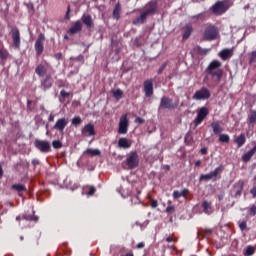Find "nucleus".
<instances>
[{"label": "nucleus", "mask_w": 256, "mask_h": 256, "mask_svg": "<svg viewBox=\"0 0 256 256\" xmlns=\"http://www.w3.org/2000/svg\"><path fill=\"white\" fill-rule=\"evenodd\" d=\"M157 11H159V5L157 0H152L145 5V10L140 13V16L136 17L133 21V25H143L147 23V17L149 15H156Z\"/></svg>", "instance_id": "1"}, {"label": "nucleus", "mask_w": 256, "mask_h": 256, "mask_svg": "<svg viewBox=\"0 0 256 256\" xmlns=\"http://www.w3.org/2000/svg\"><path fill=\"white\" fill-rule=\"evenodd\" d=\"M223 64L219 60H213L206 68V75H210L217 83H221L224 71L220 67Z\"/></svg>", "instance_id": "2"}, {"label": "nucleus", "mask_w": 256, "mask_h": 256, "mask_svg": "<svg viewBox=\"0 0 256 256\" xmlns=\"http://www.w3.org/2000/svg\"><path fill=\"white\" fill-rule=\"evenodd\" d=\"M233 7V2L231 0L217 1L214 5L210 7L211 13L213 15H225L229 8Z\"/></svg>", "instance_id": "3"}, {"label": "nucleus", "mask_w": 256, "mask_h": 256, "mask_svg": "<svg viewBox=\"0 0 256 256\" xmlns=\"http://www.w3.org/2000/svg\"><path fill=\"white\" fill-rule=\"evenodd\" d=\"M204 41H215L219 39V28L213 24H208L203 32Z\"/></svg>", "instance_id": "4"}, {"label": "nucleus", "mask_w": 256, "mask_h": 256, "mask_svg": "<svg viewBox=\"0 0 256 256\" xmlns=\"http://www.w3.org/2000/svg\"><path fill=\"white\" fill-rule=\"evenodd\" d=\"M223 169H225V167L223 165H219L214 171L208 174H201L199 181H211V179H213V181H217V176L219 173H223Z\"/></svg>", "instance_id": "5"}, {"label": "nucleus", "mask_w": 256, "mask_h": 256, "mask_svg": "<svg viewBox=\"0 0 256 256\" xmlns=\"http://www.w3.org/2000/svg\"><path fill=\"white\" fill-rule=\"evenodd\" d=\"M210 98H211V92L209 91V89L205 87L201 88L200 90H197L192 96V99L194 101H205Z\"/></svg>", "instance_id": "6"}, {"label": "nucleus", "mask_w": 256, "mask_h": 256, "mask_svg": "<svg viewBox=\"0 0 256 256\" xmlns=\"http://www.w3.org/2000/svg\"><path fill=\"white\" fill-rule=\"evenodd\" d=\"M177 107H179V103L177 102H173V99L164 96L161 98L160 100V105H159V109H177Z\"/></svg>", "instance_id": "7"}, {"label": "nucleus", "mask_w": 256, "mask_h": 256, "mask_svg": "<svg viewBox=\"0 0 256 256\" xmlns=\"http://www.w3.org/2000/svg\"><path fill=\"white\" fill-rule=\"evenodd\" d=\"M43 43H45V34L40 33L34 44V49L38 57H41V55H43V51L45 49V47L43 46Z\"/></svg>", "instance_id": "8"}, {"label": "nucleus", "mask_w": 256, "mask_h": 256, "mask_svg": "<svg viewBox=\"0 0 256 256\" xmlns=\"http://www.w3.org/2000/svg\"><path fill=\"white\" fill-rule=\"evenodd\" d=\"M127 131H129V119L127 114H124L120 117L118 133L119 135H127Z\"/></svg>", "instance_id": "9"}, {"label": "nucleus", "mask_w": 256, "mask_h": 256, "mask_svg": "<svg viewBox=\"0 0 256 256\" xmlns=\"http://www.w3.org/2000/svg\"><path fill=\"white\" fill-rule=\"evenodd\" d=\"M34 146L36 147V149H38V151H40L41 153H49L51 151V144L49 143V141L47 140H39L36 139L34 141Z\"/></svg>", "instance_id": "10"}, {"label": "nucleus", "mask_w": 256, "mask_h": 256, "mask_svg": "<svg viewBox=\"0 0 256 256\" xmlns=\"http://www.w3.org/2000/svg\"><path fill=\"white\" fill-rule=\"evenodd\" d=\"M126 165L128 169H135L139 167V155L137 152H131L126 159Z\"/></svg>", "instance_id": "11"}, {"label": "nucleus", "mask_w": 256, "mask_h": 256, "mask_svg": "<svg viewBox=\"0 0 256 256\" xmlns=\"http://www.w3.org/2000/svg\"><path fill=\"white\" fill-rule=\"evenodd\" d=\"M209 115V109L207 107H201L194 119L195 127H199L205 121V118Z\"/></svg>", "instance_id": "12"}, {"label": "nucleus", "mask_w": 256, "mask_h": 256, "mask_svg": "<svg viewBox=\"0 0 256 256\" xmlns=\"http://www.w3.org/2000/svg\"><path fill=\"white\" fill-rule=\"evenodd\" d=\"M11 35L14 47L19 49L21 47V32H19V28H12Z\"/></svg>", "instance_id": "13"}, {"label": "nucleus", "mask_w": 256, "mask_h": 256, "mask_svg": "<svg viewBox=\"0 0 256 256\" xmlns=\"http://www.w3.org/2000/svg\"><path fill=\"white\" fill-rule=\"evenodd\" d=\"M67 125H69V120H67V118H59L54 124L53 129L59 133H64Z\"/></svg>", "instance_id": "14"}, {"label": "nucleus", "mask_w": 256, "mask_h": 256, "mask_svg": "<svg viewBox=\"0 0 256 256\" xmlns=\"http://www.w3.org/2000/svg\"><path fill=\"white\" fill-rule=\"evenodd\" d=\"M83 137H95L97 135V132L95 131V125L89 123L86 124L81 131Z\"/></svg>", "instance_id": "15"}, {"label": "nucleus", "mask_w": 256, "mask_h": 256, "mask_svg": "<svg viewBox=\"0 0 256 256\" xmlns=\"http://www.w3.org/2000/svg\"><path fill=\"white\" fill-rule=\"evenodd\" d=\"M145 97H153V79L145 80L143 83Z\"/></svg>", "instance_id": "16"}, {"label": "nucleus", "mask_w": 256, "mask_h": 256, "mask_svg": "<svg viewBox=\"0 0 256 256\" xmlns=\"http://www.w3.org/2000/svg\"><path fill=\"white\" fill-rule=\"evenodd\" d=\"M40 83L43 91L51 89V87H53V79L51 78V74H47L44 78H42Z\"/></svg>", "instance_id": "17"}, {"label": "nucleus", "mask_w": 256, "mask_h": 256, "mask_svg": "<svg viewBox=\"0 0 256 256\" xmlns=\"http://www.w3.org/2000/svg\"><path fill=\"white\" fill-rule=\"evenodd\" d=\"M182 30L184 31V33L182 35V39H183V41H187V39H189V37H191V33H193V25L191 23H187L184 25Z\"/></svg>", "instance_id": "18"}, {"label": "nucleus", "mask_w": 256, "mask_h": 256, "mask_svg": "<svg viewBox=\"0 0 256 256\" xmlns=\"http://www.w3.org/2000/svg\"><path fill=\"white\" fill-rule=\"evenodd\" d=\"M245 187V182L243 180H239L233 186V191L235 193V197H241V193H243V188Z\"/></svg>", "instance_id": "19"}, {"label": "nucleus", "mask_w": 256, "mask_h": 256, "mask_svg": "<svg viewBox=\"0 0 256 256\" xmlns=\"http://www.w3.org/2000/svg\"><path fill=\"white\" fill-rule=\"evenodd\" d=\"M83 29V24L81 23V20H77L74 25L69 29L68 33L70 35H76V33H79Z\"/></svg>", "instance_id": "20"}, {"label": "nucleus", "mask_w": 256, "mask_h": 256, "mask_svg": "<svg viewBox=\"0 0 256 256\" xmlns=\"http://www.w3.org/2000/svg\"><path fill=\"white\" fill-rule=\"evenodd\" d=\"M81 21L88 29H93L95 27V23L93 22V18H91V15H83L81 17Z\"/></svg>", "instance_id": "21"}, {"label": "nucleus", "mask_w": 256, "mask_h": 256, "mask_svg": "<svg viewBox=\"0 0 256 256\" xmlns=\"http://www.w3.org/2000/svg\"><path fill=\"white\" fill-rule=\"evenodd\" d=\"M131 145H133V142L127 138H120L118 140V147L120 149H130Z\"/></svg>", "instance_id": "22"}, {"label": "nucleus", "mask_w": 256, "mask_h": 256, "mask_svg": "<svg viewBox=\"0 0 256 256\" xmlns=\"http://www.w3.org/2000/svg\"><path fill=\"white\" fill-rule=\"evenodd\" d=\"M232 56H233V48L223 49L219 53V57L221 58L222 61H227V59H231Z\"/></svg>", "instance_id": "23"}, {"label": "nucleus", "mask_w": 256, "mask_h": 256, "mask_svg": "<svg viewBox=\"0 0 256 256\" xmlns=\"http://www.w3.org/2000/svg\"><path fill=\"white\" fill-rule=\"evenodd\" d=\"M113 19H116V21H119L121 19V3H117L113 9L112 13Z\"/></svg>", "instance_id": "24"}, {"label": "nucleus", "mask_w": 256, "mask_h": 256, "mask_svg": "<svg viewBox=\"0 0 256 256\" xmlns=\"http://www.w3.org/2000/svg\"><path fill=\"white\" fill-rule=\"evenodd\" d=\"M211 128L214 135H219L220 133H223V127H221V124H219V121L212 122Z\"/></svg>", "instance_id": "25"}, {"label": "nucleus", "mask_w": 256, "mask_h": 256, "mask_svg": "<svg viewBox=\"0 0 256 256\" xmlns=\"http://www.w3.org/2000/svg\"><path fill=\"white\" fill-rule=\"evenodd\" d=\"M35 73H36V75H38V77H43V75L47 74V67H45V65H43V64H39L35 68Z\"/></svg>", "instance_id": "26"}, {"label": "nucleus", "mask_w": 256, "mask_h": 256, "mask_svg": "<svg viewBox=\"0 0 256 256\" xmlns=\"http://www.w3.org/2000/svg\"><path fill=\"white\" fill-rule=\"evenodd\" d=\"M12 191H16L17 193H23L27 191V186L24 184H13L11 186Z\"/></svg>", "instance_id": "27"}, {"label": "nucleus", "mask_w": 256, "mask_h": 256, "mask_svg": "<svg viewBox=\"0 0 256 256\" xmlns=\"http://www.w3.org/2000/svg\"><path fill=\"white\" fill-rule=\"evenodd\" d=\"M248 125H256V110H250L247 118Z\"/></svg>", "instance_id": "28"}, {"label": "nucleus", "mask_w": 256, "mask_h": 256, "mask_svg": "<svg viewBox=\"0 0 256 256\" xmlns=\"http://www.w3.org/2000/svg\"><path fill=\"white\" fill-rule=\"evenodd\" d=\"M22 219L24 221H35V222L39 221V217L35 215V211H33L32 214H23Z\"/></svg>", "instance_id": "29"}, {"label": "nucleus", "mask_w": 256, "mask_h": 256, "mask_svg": "<svg viewBox=\"0 0 256 256\" xmlns=\"http://www.w3.org/2000/svg\"><path fill=\"white\" fill-rule=\"evenodd\" d=\"M256 247L252 245H248L244 250H243V255L244 256H253L255 255Z\"/></svg>", "instance_id": "30"}, {"label": "nucleus", "mask_w": 256, "mask_h": 256, "mask_svg": "<svg viewBox=\"0 0 256 256\" xmlns=\"http://www.w3.org/2000/svg\"><path fill=\"white\" fill-rule=\"evenodd\" d=\"M247 141V138L245 137V134H240L234 142L236 143L238 149L241 148V146Z\"/></svg>", "instance_id": "31"}, {"label": "nucleus", "mask_w": 256, "mask_h": 256, "mask_svg": "<svg viewBox=\"0 0 256 256\" xmlns=\"http://www.w3.org/2000/svg\"><path fill=\"white\" fill-rule=\"evenodd\" d=\"M85 153H87V155H91V157H99L101 155V151L99 149L88 148Z\"/></svg>", "instance_id": "32"}, {"label": "nucleus", "mask_w": 256, "mask_h": 256, "mask_svg": "<svg viewBox=\"0 0 256 256\" xmlns=\"http://www.w3.org/2000/svg\"><path fill=\"white\" fill-rule=\"evenodd\" d=\"M194 53H197L198 55H207L209 53V49L202 48L201 46H196L193 49Z\"/></svg>", "instance_id": "33"}, {"label": "nucleus", "mask_w": 256, "mask_h": 256, "mask_svg": "<svg viewBox=\"0 0 256 256\" xmlns=\"http://www.w3.org/2000/svg\"><path fill=\"white\" fill-rule=\"evenodd\" d=\"M202 209L203 212L206 213V215H209V213H211V211H209L211 209V202L204 200L202 202Z\"/></svg>", "instance_id": "34"}, {"label": "nucleus", "mask_w": 256, "mask_h": 256, "mask_svg": "<svg viewBox=\"0 0 256 256\" xmlns=\"http://www.w3.org/2000/svg\"><path fill=\"white\" fill-rule=\"evenodd\" d=\"M9 59V51L1 48L0 49V61H6Z\"/></svg>", "instance_id": "35"}, {"label": "nucleus", "mask_w": 256, "mask_h": 256, "mask_svg": "<svg viewBox=\"0 0 256 256\" xmlns=\"http://www.w3.org/2000/svg\"><path fill=\"white\" fill-rule=\"evenodd\" d=\"M112 95L117 99V101H119V99L123 98V90L121 89L113 90Z\"/></svg>", "instance_id": "36"}, {"label": "nucleus", "mask_w": 256, "mask_h": 256, "mask_svg": "<svg viewBox=\"0 0 256 256\" xmlns=\"http://www.w3.org/2000/svg\"><path fill=\"white\" fill-rule=\"evenodd\" d=\"M231 141V137L228 134H220L219 135V142L220 143H229Z\"/></svg>", "instance_id": "37"}, {"label": "nucleus", "mask_w": 256, "mask_h": 256, "mask_svg": "<svg viewBox=\"0 0 256 256\" xmlns=\"http://www.w3.org/2000/svg\"><path fill=\"white\" fill-rule=\"evenodd\" d=\"M81 123H83V120L81 119V116H75L72 119V125H74V127H79V125H81Z\"/></svg>", "instance_id": "38"}, {"label": "nucleus", "mask_w": 256, "mask_h": 256, "mask_svg": "<svg viewBox=\"0 0 256 256\" xmlns=\"http://www.w3.org/2000/svg\"><path fill=\"white\" fill-rule=\"evenodd\" d=\"M179 241V238L175 237V235L168 236L166 238L167 243H177Z\"/></svg>", "instance_id": "39"}, {"label": "nucleus", "mask_w": 256, "mask_h": 256, "mask_svg": "<svg viewBox=\"0 0 256 256\" xmlns=\"http://www.w3.org/2000/svg\"><path fill=\"white\" fill-rule=\"evenodd\" d=\"M52 147L54 149H61V147H63V143H61V141H59V140H54L52 142Z\"/></svg>", "instance_id": "40"}, {"label": "nucleus", "mask_w": 256, "mask_h": 256, "mask_svg": "<svg viewBox=\"0 0 256 256\" xmlns=\"http://www.w3.org/2000/svg\"><path fill=\"white\" fill-rule=\"evenodd\" d=\"M89 191L86 193V195H88L89 197L95 195L97 189L95 188V186H88Z\"/></svg>", "instance_id": "41"}, {"label": "nucleus", "mask_w": 256, "mask_h": 256, "mask_svg": "<svg viewBox=\"0 0 256 256\" xmlns=\"http://www.w3.org/2000/svg\"><path fill=\"white\" fill-rule=\"evenodd\" d=\"M238 227H239L240 231L247 230V221L239 222Z\"/></svg>", "instance_id": "42"}, {"label": "nucleus", "mask_w": 256, "mask_h": 256, "mask_svg": "<svg viewBox=\"0 0 256 256\" xmlns=\"http://www.w3.org/2000/svg\"><path fill=\"white\" fill-rule=\"evenodd\" d=\"M248 213H249V215H251V217H255V215H256V205H252L250 207V209L248 210Z\"/></svg>", "instance_id": "43"}, {"label": "nucleus", "mask_w": 256, "mask_h": 256, "mask_svg": "<svg viewBox=\"0 0 256 256\" xmlns=\"http://www.w3.org/2000/svg\"><path fill=\"white\" fill-rule=\"evenodd\" d=\"M70 13H71V5H68L67 6V11H66V14H65V19L67 21H69V19H71Z\"/></svg>", "instance_id": "44"}, {"label": "nucleus", "mask_w": 256, "mask_h": 256, "mask_svg": "<svg viewBox=\"0 0 256 256\" xmlns=\"http://www.w3.org/2000/svg\"><path fill=\"white\" fill-rule=\"evenodd\" d=\"M166 213H168V215H171V213H175V206H167Z\"/></svg>", "instance_id": "45"}, {"label": "nucleus", "mask_w": 256, "mask_h": 256, "mask_svg": "<svg viewBox=\"0 0 256 256\" xmlns=\"http://www.w3.org/2000/svg\"><path fill=\"white\" fill-rule=\"evenodd\" d=\"M167 68V62H164L160 68L158 69V75H161V73H163V71H165V69Z\"/></svg>", "instance_id": "46"}, {"label": "nucleus", "mask_w": 256, "mask_h": 256, "mask_svg": "<svg viewBox=\"0 0 256 256\" xmlns=\"http://www.w3.org/2000/svg\"><path fill=\"white\" fill-rule=\"evenodd\" d=\"M60 95L63 99H67L68 97H70L71 93H69L65 90H61Z\"/></svg>", "instance_id": "47"}, {"label": "nucleus", "mask_w": 256, "mask_h": 256, "mask_svg": "<svg viewBox=\"0 0 256 256\" xmlns=\"http://www.w3.org/2000/svg\"><path fill=\"white\" fill-rule=\"evenodd\" d=\"M173 199H179L181 196V192L179 190H174L172 194Z\"/></svg>", "instance_id": "48"}, {"label": "nucleus", "mask_w": 256, "mask_h": 256, "mask_svg": "<svg viewBox=\"0 0 256 256\" xmlns=\"http://www.w3.org/2000/svg\"><path fill=\"white\" fill-rule=\"evenodd\" d=\"M131 202L133 203V205H139V203H141V200L139 199V196H134L131 199Z\"/></svg>", "instance_id": "49"}, {"label": "nucleus", "mask_w": 256, "mask_h": 256, "mask_svg": "<svg viewBox=\"0 0 256 256\" xmlns=\"http://www.w3.org/2000/svg\"><path fill=\"white\" fill-rule=\"evenodd\" d=\"M158 205L159 203L157 202V200L151 199L150 206L152 207V209H157Z\"/></svg>", "instance_id": "50"}, {"label": "nucleus", "mask_w": 256, "mask_h": 256, "mask_svg": "<svg viewBox=\"0 0 256 256\" xmlns=\"http://www.w3.org/2000/svg\"><path fill=\"white\" fill-rule=\"evenodd\" d=\"M256 62V51H253L252 53H251V58H250V60H249V63H250V65L252 64V63H255Z\"/></svg>", "instance_id": "51"}, {"label": "nucleus", "mask_w": 256, "mask_h": 256, "mask_svg": "<svg viewBox=\"0 0 256 256\" xmlns=\"http://www.w3.org/2000/svg\"><path fill=\"white\" fill-rule=\"evenodd\" d=\"M74 61H78L80 63H85V57L83 55H79L76 58H74Z\"/></svg>", "instance_id": "52"}, {"label": "nucleus", "mask_w": 256, "mask_h": 256, "mask_svg": "<svg viewBox=\"0 0 256 256\" xmlns=\"http://www.w3.org/2000/svg\"><path fill=\"white\" fill-rule=\"evenodd\" d=\"M191 19H201V21H203V19H205L203 17V13H200V14H197V15H194V16H191Z\"/></svg>", "instance_id": "53"}, {"label": "nucleus", "mask_w": 256, "mask_h": 256, "mask_svg": "<svg viewBox=\"0 0 256 256\" xmlns=\"http://www.w3.org/2000/svg\"><path fill=\"white\" fill-rule=\"evenodd\" d=\"M182 197H187V195H189V189L184 188L181 192H180Z\"/></svg>", "instance_id": "54"}, {"label": "nucleus", "mask_w": 256, "mask_h": 256, "mask_svg": "<svg viewBox=\"0 0 256 256\" xmlns=\"http://www.w3.org/2000/svg\"><path fill=\"white\" fill-rule=\"evenodd\" d=\"M55 59H57V61H61V59H63V54L61 52H58L54 55Z\"/></svg>", "instance_id": "55"}, {"label": "nucleus", "mask_w": 256, "mask_h": 256, "mask_svg": "<svg viewBox=\"0 0 256 256\" xmlns=\"http://www.w3.org/2000/svg\"><path fill=\"white\" fill-rule=\"evenodd\" d=\"M136 249H145V242H139L136 245Z\"/></svg>", "instance_id": "56"}, {"label": "nucleus", "mask_w": 256, "mask_h": 256, "mask_svg": "<svg viewBox=\"0 0 256 256\" xmlns=\"http://www.w3.org/2000/svg\"><path fill=\"white\" fill-rule=\"evenodd\" d=\"M40 164H41V162L39 161V159H33L32 160L33 167H37V165H40Z\"/></svg>", "instance_id": "57"}, {"label": "nucleus", "mask_w": 256, "mask_h": 256, "mask_svg": "<svg viewBox=\"0 0 256 256\" xmlns=\"http://www.w3.org/2000/svg\"><path fill=\"white\" fill-rule=\"evenodd\" d=\"M250 193H251L253 199H256V187H253V188L250 190Z\"/></svg>", "instance_id": "58"}, {"label": "nucleus", "mask_w": 256, "mask_h": 256, "mask_svg": "<svg viewBox=\"0 0 256 256\" xmlns=\"http://www.w3.org/2000/svg\"><path fill=\"white\" fill-rule=\"evenodd\" d=\"M201 155H207V147H203L200 149Z\"/></svg>", "instance_id": "59"}, {"label": "nucleus", "mask_w": 256, "mask_h": 256, "mask_svg": "<svg viewBox=\"0 0 256 256\" xmlns=\"http://www.w3.org/2000/svg\"><path fill=\"white\" fill-rule=\"evenodd\" d=\"M48 121H49L50 123H53V121H55V115L50 114L49 117H48Z\"/></svg>", "instance_id": "60"}, {"label": "nucleus", "mask_w": 256, "mask_h": 256, "mask_svg": "<svg viewBox=\"0 0 256 256\" xmlns=\"http://www.w3.org/2000/svg\"><path fill=\"white\" fill-rule=\"evenodd\" d=\"M21 219H23V216H16V221L21 224Z\"/></svg>", "instance_id": "61"}, {"label": "nucleus", "mask_w": 256, "mask_h": 256, "mask_svg": "<svg viewBox=\"0 0 256 256\" xmlns=\"http://www.w3.org/2000/svg\"><path fill=\"white\" fill-rule=\"evenodd\" d=\"M136 121L138 123H145V120H143V118H140V117L136 118Z\"/></svg>", "instance_id": "62"}, {"label": "nucleus", "mask_w": 256, "mask_h": 256, "mask_svg": "<svg viewBox=\"0 0 256 256\" xmlns=\"http://www.w3.org/2000/svg\"><path fill=\"white\" fill-rule=\"evenodd\" d=\"M195 167H201V160H197L195 162Z\"/></svg>", "instance_id": "63"}, {"label": "nucleus", "mask_w": 256, "mask_h": 256, "mask_svg": "<svg viewBox=\"0 0 256 256\" xmlns=\"http://www.w3.org/2000/svg\"><path fill=\"white\" fill-rule=\"evenodd\" d=\"M3 177V167L0 165V179Z\"/></svg>", "instance_id": "64"}]
</instances>
